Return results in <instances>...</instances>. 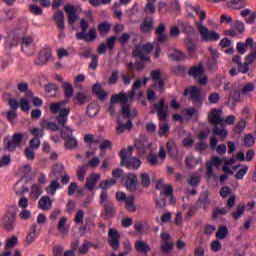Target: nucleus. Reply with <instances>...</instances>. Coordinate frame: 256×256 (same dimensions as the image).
<instances>
[{
  "label": "nucleus",
  "instance_id": "58",
  "mask_svg": "<svg viewBox=\"0 0 256 256\" xmlns=\"http://www.w3.org/2000/svg\"><path fill=\"white\" fill-rule=\"evenodd\" d=\"M45 128H32L30 130L31 135H33L34 139H41V137H43V135H45Z\"/></svg>",
  "mask_w": 256,
  "mask_h": 256
},
{
  "label": "nucleus",
  "instance_id": "59",
  "mask_svg": "<svg viewBox=\"0 0 256 256\" xmlns=\"http://www.w3.org/2000/svg\"><path fill=\"white\" fill-rule=\"evenodd\" d=\"M180 27L184 33H187V35H191L195 32V30L191 27V24H189V22H182L180 24Z\"/></svg>",
  "mask_w": 256,
  "mask_h": 256
},
{
  "label": "nucleus",
  "instance_id": "63",
  "mask_svg": "<svg viewBox=\"0 0 256 256\" xmlns=\"http://www.w3.org/2000/svg\"><path fill=\"white\" fill-rule=\"evenodd\" d=\"M46 93L49 94V97H55V95L57 94V85L48 84L46 86Z\"/></svg>",
  "mask_w": 256,
  "mask_h": 256
},
{
  "label": "nucleus",
  "instance_id": "1",
  "mask_svg": "<svg viewBox=\"0 0 256 256\" xmlns=\"http://www.w3.org/2000/svg\"><path fill=\"white\" fill-rule=\"evenodd\" d=\"M67 103H69V100H62L50 104L51 114L56 115L55 121H57V123L60 125V137L63 140L73 137V128L67 125L71 108H63L65 105H67Z\"/></svg>",
  "mask_w": 256,
  "mask_h": 256
},
{
  "label": "nucleus",
  "instance_id": "29",
  "mask_svg": "<svg viewBox=\"0 0 256 256\" xmlns=\"http://www.w3.org/2000/svg\"><path fill=\"white\" fill-rule=\"evenodd\" d=\"M61 184H59V180H52L48 187H46V193L53 197L57 193V189H60Z\"/></svg>",
  "mask_w": 256,
  "mask_h": 256
},
{
  "label": "nucleus",
  "instance_id": "28",
  "mask_svg": "<svg viewBox=\"0 0 256 256\" xmlns=\"http://www.w3.org/2000/svg\"><path fill=\"white\" fill-rule=\"evenodd\" d=\"M203 73H205L203 64H198L197 66H192L188 71V75H190V77H193L194 79H197L200 75H203Z\"/></svg>",
  "mask_w": 256,
  "mask_h": 256
},
{
  "label": "nucleus",
  "instance_id": "40",
  "mask_svg": "<svg viewBox=\"0 0 256 256\" xmlns=\"http://www.w3.org/2000/svg\"><path fill=\"white\" fill-rule=\"evenodd\" d=\"M133 154V148L132 146H128L127 149H122L120 151V158H121V165H124L127 163V156Z\"/></svg>",
  "mask_w": 256,
  "mask_h": 256
},
{
  "label": "nucleus",
  "instance_id": "31",
  "mask_svg": "<svg viewBox=\"0 0 256 256\" xmlns=\"http://www.w3.org/2000/svg\"><path fill=\"white\" fill-rule=\"evenodd\" d=\"M52 173L56 180H59L65 173V166L63 164H55L52 167Z\"/></svg>",
  "mask_w": 256,
  "mask_h": 256
},
{
  "label": "nucleus",
  "instance_id": "8",
  "mask_svg": "<svg viewBox=\"0 0 256 256\" xmlns=\"http://www.w3.org/2000/svg\"><path fill=\"white\" fill-rule=\"evenodd\" d=\"M153 51V44L147 43L142 46H136V48L132 51L133 57L140 59V61H149V53Z\"/></svg>",
  "mask_w": 256,
  "mask_h": 256
},
{
  "label": "nucleus",
  "instance_id": "50",
  "mask_svg": "<svg viewBox=\"0 0 256 256\" xmlns=\"http://www.w3.org/2000/svg\"><path fill=\"white\" fill-rule=\"evenodd\" d=\"M188 183L191 187H199V183H201V176L199 175H190L188 177Z\"/></svg>",
  "mask_w": 256,
  "mask_h": 256
},
{
  "label": "nucleus",
  "instance_id": "4",
  "mask_svg": "<svg viewBox=\"0 0 256 256\" xmlns=\"http://www.w3.org/2000/svg\"><path fill=\"white\" fill-rule=\"evenodd\" d=\"M111 103H121V113L122 117L127 118L131 115V107L129 106V98L125 92H120L119 94H113L110 98Z\"/></svg>",
  "mask_w": 256,
  "mask_h": 256
},
{
  "label": "nucleus",
  "instance_id": "55",
  "mask_svg": "<svg viewBox=\"0 0 256 256\" xmlns=\"http://www.w3.org/2000/svg\"><path fill=\"white\" fill-rule=\"evenodd\" d=\"M98 31L105 35L111 31V24L109 22H102L98 25Z\"/></svg>",
  "mask_w": 256,
  "mask_h": 256
},
{
  "label": "nucleus",
  "instance_id": "46",
  "mask_svg": "<svg viewBox=\"0 0 256 256\" xmlns=\"http://www.w3.org/2000/svg\"><path fill=\"white\" fill-rule=\"evenodd\" d=\"M227 7L229 9H243L245 7V4L243 3V0H231L230 2H227Z\"/></svg>",
  "mask_w": 256,
  "mask_h": 256
},
{
  "label": "nucleus",
  "instance_id": "19",
  "mask_svg": "<svg viewBox=\"0 0 256 256\" xmlns=\"http://www.w3.org/2000/svg\"><path fill=\"white\" fill-rule=\"evenodd\" d=\"M237 33H245V23L237 20L233 23L231 29L225 32V35H230V37H237Z\"/></svg>",
  "mask_w": 256,
  "mask_h": 256
},
{
  "label": "nucleus",
  "instance_id": "54",
  "mask_svg": "<svg viewBox=\"0 0 256 256\" xmlns=\"http://www.w3.org/2000/svg\"><path fill=\"white\" fill-rule=\"evenodd\" d=\"M243 213H245V204H239L237 206V211L232 212V217L233 219H235V221H237V219H240Z\"/></svg>",
  "mask_w": 256,
  "mask_h": 256
},
{
  "label": "nucleus",
  "instance_id": "48",
  "mask_svg": "<svg viewBox=\"0 0 256 256\" xmlns=\"http://www.w3.org/2000/svg\"><path fill=\"white\" fill-rule=\"evenodd\" d=\"M223 215H225V208L216 207L212 211L213 221H217V219H221Z\"/></svg>",
  "mask_w": 256,
  "mask_h": 256
},
{
  "label": "nucleus",
  "instance_id": "7",
  "mask_svg": "<svg viewBox=\"0 0 256 256\" xmlns=\"http://www.w3.org/2000/svg\"><path fill=\"white\" fill-rule=\"evenodd\" d=\"M221 165H223V159L219 158V156H213L211 161L206 162V176L208 179H214V181L219 179V176L213 173V166L219 169Z\"/></svg>",
  "mask_w": 256,
  "mask_h": 256
},
{
  "label": "nucleus",
  "instance_id": "32",
  "mask_svg": "<svg viewBox=\"0 0 256 256\" xmlns=\"http://www.w3.org/2000/svg\"><path fill=\"white\" fill-rule=\"evenodd\" d=\"M155 3H157V0H147L144 7V13H146V15H155V11H157Z\"/></svg>",
  "mask_w": 256,
  "mask_h": 256
},
{
  "label": "nucleus",
  "instance_id": "25",
  "mask_svg": "<svg viewBox=\"0 0 256 256\" xmlns=\"http://www.w3.org/2000/svg\"><path fill=\"white\" fill-rule=\"evenodd\" d=\"M38 207L42 211H49L53 207V202L49 196H43L38 202Z\"/></svg>",
  "mask_w": 256,
  "mask_h": 256
},
{
  "label": "nucleus",
  "instance_id": "11",
  "mask_svg": "<svg viewBox=\"0 0 256 256\" xmlns=\"http://www.w3.org/2000/svg\"><path fill=\"white\" fill-rule=\"evenodd\" d=\"M173 247H175L173 238H171V235L169 233L163 232L161 234V244H160V249L162 253H171V251L173 250Z\"/></svg>",
  "mask_w": 256,
  "mask_h": 256
},
{
  "label": "nucleus",
  "instance_id": "51",
  "mask_svg": "<svg viewBox=\"0 0 256 256\" xmlns=\"http://www.w3.org/2000/svg\"><path fill=\"white\" fill-rule=\"evenodd\" d=\"M170 129H171V126H169V124L167 123L160 124L159 130H158L159 137H165L169 133Z\"/></svg>",
  "mask_w": 256,
  "mask_h": 256
},
{
  "label": "nucleus",
  "instance_id": "39",
  "mask_svg": "<svg viewBox=\"0 0 256 256\" xmlns=\"http://www.w3.org/2000/svg\"><path fill=\"white\" fill-rule=\"evenodd\" d=\"M126 209L130 213H135L137 211V206H135V197L128 196L125 202Z\"/></svg>",
  "mask_w": 256,
  "mask_h": 256
},
{
  "label": "nucleus",
  "instance_id": "24",
  "mask_svg": "<svg viewBox=\"0 0 256 256\" xmlns=\"http://www.w3.org/2000/svg\"><path fill=\"white\" fill-rule=\"evenodd\" d=\"M40 125L42 127V129H47L48 131H60L61 126L59 125V123L56 122H51L49 120H42L40 122Z\"/></svg>",
  "mask_w": 256,
  "mask_h": 256
},
{
  "label": "nucleus",
  "instance_id": "41",
  "mask_svg": "<svg viewBox=\"0 0 256 256\" xmlns=\"http://www.w3.org/2000/svg\"><path fill=\"white\" fill-rule=\"evenodd\" d=\"M73 102L76 105H85V103H87V95H85L83 92H79L74 96Z\"/></svg>",
  "mask_w": 256,
  "mask_h": 256
},
{
  "label": "nucleus",
  "instance_id": "42",
  "mask_svg": "<svg viewBox=\"0 0 256 256\" xmlns=\"http://www.w3.org/2000/svg\"><path fill=\"white\" fill-rule=\"evenodd\" d=\"M99 111H100V107L97 104L91 103L87 107V115L89 117H96Z\"/></svg>",
  "mask_w": 256,
  "mask_h": 256
},
{
  "label": "nucleus",
  "instance_id": "44",
  "mask_svg": "<svg viewBox=\"0 0 256 256\" xmlns=\"http://www.w3.org/2000/svg\"><path fill=\"white\" fill-rule=\"evenodd\" d=\"M140 183L142 187L148 189V187L151 185V177L149 176V174L142 172L140 174Z\"/></svg>",
  "mask_w": 256,
  "mask_h": 256
},
{
  "label": "nucleus",
  "instance_id": "14",
  "mask_svg": "<svg viewBox=\"0 0 256 256\" xmlns=\"http://www.w3.org/2000/svg\"><path fill=\"white\" fill-rule=\"evenodd\" d=\"M138 185H139V180L137 178V174L128 173L126 175V181H125V187L127 191H130V193H135V191H137Z\"/></svg>",
  "mask_w": 256,
  "mask_h": 256
},
{
  "label": "nucleus",
  "instance_id": "49",
  "mask_svg": "<svg viewBox=\"0 0 256 256\" xmlns=\"http://www.w3.org/2000/svg\"><path fill=\"white\" fill-rule=\"evenodd\" d=\"M115 183H117V180H115V178H112L110 180H104L100 182L99 188L107 191V189H109V187H113Z\"/></svg>",
  "mask_w": 256,
  "mask_h": 256
},
{
  "label": "nucleus",
  "instance_id": "45",
  "mask_svg": "<svg viewBox=\"0 0 256 256\" xmlns=\"http://www.w3.org/2000/svg\"><path fill=\"white\" fill-rule=\"evenodd\" d=\"M245 127H247V122L245 119L241 118L234 127V133L240 135V133H243L245 131Z\"/></svg>",
  "mask_w": 256,
  "mask_h": 256
},
{
  "label": "nucleus",
  "instance_id": "3",
  "mask_svg": "<svg viewBox=\"0 0 256 256\" xmlns=\"http://www.w3.org/2000/svg\"><path fill=\"white\" fill-rule=\"evenodd\" d=\"M81 32L76 33V39L78 41H86V43H93L97 39V30L95 28L89 29V22L85 19L80 20Z\"/></svg>",
  "mask_w": 256,
  "mask_h": 256
},
{
  "label": "nucleus",
  "instance_id": "57",
  "mask_svg": "<svg viewBox=\"0 0 256 256\" xmlns=\"http://www.w3.org/2000/svg\"><path fill=\"white\" fill-rule=\"evenodd\" d=\"M86 174H87V165L79 166L77 170L78 181H85Z\"/></svg>",
  "mask_w": 256,
  "mask_h": 256
},
{
  "label": "nucleus",
  "instance_id": "52",
  "mask_svg": "<svg viewBox=\"0 0 256 256\" xmlns=\"http://www.w3.org/2000/svg\"><path fill=\"white\" fill-rule=\"evenodd\" d=\"M153 88L156 91L163 93L165 91V80H163V78H161L160 80H155L153 83Z\"/></svg>",
  "mask_w": 256,
  "mask_h": 256
},
{
  "label": "nucleus",
  "instance_id": "23",
  "mask_svg": "<svg viewBox=\"0 0 256 256\" xmlns=\"http://www.w3.org/2000/svg\"><path fill=\"white\" fill-rule=\"evenodd\" d=\"M99 179H101L100 174H91L88 178H86V184H85L86 189H88V191H93Z\"/></svg>",
  "mask_w": 256,
  "mask_h": 256
},
{
  "label": "nucleus",
  "instance_id": "60",
  "mask_svg": "<svg viewBox=\"0 0 256 256\" xmlns=\"http://www.w3.org/2000/svg\"><path fill=\"white\" fill-rule=\"evenodd\" d=\"M117 81H119V71L114 70L108 79L109 85H117Z\"/></svg>",
  "mask_w": 256,
  "mask_h": 256
},
{
  "label": "nucleus",
  "instance_id": "22",
  "mask_svg": "<svg viewBox=\"0 0 256 256\" xmlns=\"http://www.w3.org/2000/svg\"><path fill=\"white\" fill-rule=\"evenodd\" d=\"M50 233L52 235H56L57 237H65V235H67V233H69V226L54 225L51 227Z\"/></svg>",
  "mask_w": 256,
  "mask_h": 256
},
{
  "label": "nucleus",
  "instance_id": "26",
  "mask_svg": "<svg viewBox=\"0 0 256 256\" xmlns=\"http://www.w3.org/2000/svg\"><path fill=\"white\" fill-rule=\"evenodd\" d=\"M140 30L142 33H150V31H153V18H144L142 24L140 25Z\"/></svg>",
  "mask_w": 256,
  "mask_h": 256
},
{
  "label": "nucleus",
  "instance_id": "56",
  "mask_svg": "<svg viewBox=\"0 0 256 256\" xmlns=\"http://www.w3.org/2000/svg\"><path fill=\"white\" fill-rule=\"evenodd\" d=\"M248 171H249V166L247 165L242 166V168L236 172L235 179H237V181H241V179H243V177L247 175Z\"/></svg>",
  "mask_w": 256,
  "mask_h": 256
},
{
  "label": "nucleus",
  "instance_id": "5",
  "mask_svg": "<svg viewBox=\"0 0 256 256\" xmlns=\"http://www.w3.org/2000/svg\"><path fill=\"white\" fill-rule=\"evenodd\" d=\"M153 147V142L149 141V138L145 134H141L139 138L135 141V148L138 154L147 155Z\"/></svg>",
  "mask_w": 256,
  "mask_h": 256
},
{
  "label": "nucleus",
  "instance_id": "6",
  "mask_svg": "<svg viewBox=\"0 0 256 256\" xmlns=\"http://www.w3.org/2000/svg\"><path fill=\"white\" fill-rule=\"evenodd\" d=\"M190 95V99L196 107H201L203 105V97L201 96V88L197 86H191L184 90V97Z\"/></svg>",
  "mask_w": 256,
  "mask_h": 256
},
{
  "label": "nucleus",
  "instance_id": "64",
  "mask_svg": "<svg viewBox=\"0 0 256 256\" xmlns=\"http://www.w3.org/2000/svg\"><path fill=\"white\" fill-rule=\"evenodd\" d=\"M222 244L219 240H214L210 244L211 251L213 253H218V251H221Z\"/></svg>",
  "mask_w": 256,
  "mask_h": 256
},
{
  "label": "nucleus",
  "instance_id": "38",
  "mask_svg": "<svg viewBox=\"0 0 256 256\" xmlns=\"http://www.w3.org/2000/svg\"><path fill=\"white\" fill-rule=\"evenodd\" d=\"M65 143H64V147L68 150H72V149H77V138L74 136H71L70 138H65L64 139Z\"/></svg>",
  "mask_w": 256,
  "mask_h": 256
},
{
  "label": "nucleus",
  "instance_id": "34",
  "mask_svg": "<svg viewBox=\"0 0 256 256\" xmlns=\"http://www.w3.org/2000/svg\"><path fill=\"white\" fill-rule=\"evenodd\" d=\"M167 151H168V154L171 157H177V155L179 153V149H177V144H175V141L168 140V142H167Z\"/></svg>",
  "mask_w": 256,
  "mask_h": 256
},
{
  "label": "nucleus",
  "instance_id": "43",
  "mask_svg": "<svg viewBox=\"0 0 256 256\" xmlns=\"http://www.w3.org/2000/svg\"><path fill=\"white\" fill-rule=\"evenodd\" d=\"M136 251H139L140 253H149L151 251V248L148 246L147 243L143 241H137L135 243Z\"/></svg>",
  "mask_w": 256,
  "mask_h": 256
},
{
  "label": "nucleus",
  "instance_id": "53",
  "mask_svg": "<svg viewBox=\"0 0 256 256\" xmlns=\"http://www.w3.org/2000/svg\"><path fill=\"white\" fill-rule=\"evenodd\" d=\"M133 35H135V32L123 33L120 35L118 41L122 45H127V43H129V40L131 39V37H133Z\"/></svg>",
  "mask_w": 256,
  "mask_h": 256
},
{
  "label": "nucleus",
  "instance_id": "20",
  "mask_svg": "<svg viewBox=\"0 0 256 256\" xmlns=\"http://www.w3.org/2000/svg\"><path fill=\"white\" fill-rule=\"evenodd\" d=\"M39 233H41V226H32L26 236V245H31L32 243H35V239L39 237Z\"/></svg>",
  "mask_w": 256,
  "mask_h": 256
},
{
  "label": "nucleus",
  "instance_id": "62",
  "mask_svg": "<svg viewBox=\"0 0 256 256\" xmlns=\"http://www.w3.org/2000/svg\"><path fill=\"white\" fill-rule=\"evenodd\" d=\"M42 191H41V187H39V185L34 184L32 185L31 188V195L34 199H39V196L41 195Z\"/></svg>",
  "mask_w": 256,
  "mask_h": 256
},
{
  "label": "nucleus",
  "instance_id": "35",
  "mask_svg": "<svg viewBox=\"0 0 256 256\" xmlns=\"http://www.w3.org/2000/svg\"><path fill=\"white\" fill-rule=\"evenodd\" d=\"M120 79L122 80L124 85H131V81L135 79V74L133 72H121Z\"/></svg>",
  "mask_w": 256,
  "mask_h": 256
},
{
  "label": "nucleus",
  "instance_id": "36",
  "mask_svg": "<svg viewBox=\"0 0 256 256\" xmlns=\"http://www.w3.org/2000/svg\"><path fill=\"white\" fill-rule=\"evenodd\" d=\"M147 162L149 163V165H151V167H157V165H160L161 163H159V156H157V154L153 153V150H150L148 152V156H147Z\"/></svg>",
  "mask_w": 256,
  "mask_h": 256
},
{
  "label": "nucleus",
  "instance_id": "16",
  "mask_svg": "<svg viewBox=\"0 0 256 256\" xmlns=\"http://www.w3.org/2000/svg\"><path fill=\"white\" fill-rule=\"evenodd\" d=\"M17 221V206H11L8 208V212L2 219L3 225H13Z\"/></svg>",
  "mask_w": 256,
  "mask_h": 256
},
{
  "label": "nucleus",
  "instance_id": "61",
  "mask_svg": "<svg viewBox=\"0 0 256 256\" xmlns=\"http://www.w3.org/2000/svg\"><path fill=\"white\" fill-rule=\"evenodd\" d=\"M18 243L17 237L12 236L6 241L5 249L11 250L13 249Z\"/></svg>",
  "mask_w": 256,
  "mask_h": 256
},
{
  "label": "nucleus",
  "instance_id": "12",
  "mask_svg": "<svg viewBox=\"0 0 256 256\" xmlns=\"http://www.w3.org/2000/svg\"><path fill=\"white\" fill-rule=\"evenodd\" d=\"M22 51L28 57H31L35 53V39L31 36H24L22 38Z\"/></svg>",
  "mask_w": 256,
  "mask_h": 256
},
{
  "label": "nucleus",
  "instance_id": "37",
  "mask_svg": "<svg viewBox=\"0 0 256 256\" xmlns=\"http://www.w3.org/2000/svg\"><path fill=\"white\" fill-rule=\"evenodd\" d=\"M127 169H139L141 167V160L139 158H130L124 164Z\"/></svg>",
  "mask_w": 256,
  "mask_h": 256
},
{
  "label": "nucleus",
  "instance_id": "10",
  "mask_svg": "<svg viewBox=\"0 0 256 256\" xmlns=\"http://www.w3.org/2000/svg\"><path fill=\"white\" fill-rule=\"evenodd\" d=\"M153 109L156 111L159 121H167V113L169 105L165 103V99L161 98L158 103L153 104Z\"/></svg>",
  "mask_w": 256,
  "mask_h": 256
},
{
  "label": "nucleus",
  "instance_id": "21",
  "mask_svg": "<svg viewBox=\"0 0 256 256\" xmlns=\"http://www.w3.org/2000/svg\"><path fill=\"white\" fill-rule=\"evenodd\" d=\"M239 101H241V92H239V90H232L229 94L227 105L231 107L232 110H235V106Z\"/></svg>",
  "mask_w": 256,
  "mask_h": 256
},
{
  "label": "nucleus",
  "instance_id": "9",
  "mask_svg": "<svg viewBox=\"0 0 256 256\" xmlns=\"http://www.w3.org/2000/svg\"><path fill=\"white\" fill-rule=\"evenodd\" d=\"M197 30L204 41H219V33L209 31V28L205 27L202 22L197 23Z\"/></svg>",
  "mask_w": 256,
  "mask_h": 256
},
{
  "label": "nucleus",
  "instance_id": "13",
  "mask_svg": "<svg viewBox=\"0 0 256 256\" xmlns=\"http://www.w3.org/2000/svg\"><path fill=\"white\" fill-rule=\"evenodd\" d=\"M24 137L25 135H23L22 133H14L12 139L6 142L5 149L10 152L15 151V149H17V147H19L23 143Z\"/></svg>",
  "mask_w": 256,
  "mask_h": 256
},
{
  "label": "nucleus",
  "instance_id": "17",
  "mask_svg": "<svg viewBox=\"0 0 256 256\" xmlns=\"http://www.w3.org/2000/svg\"><path fill=\"white\" fill-rule=\"evenodd\" d=\"M64 11L67 15L69 25H74V23L79 19V14H77V8L71 4L64 6Z\"/></svg>",
  "mask_w": 256,
  "mask_h": 256
},
{
  "label": "nucleus",
  "instance_id": "2",
  "mask_svg": "<svg viewBox=\"0 0 256 256\" xmlns=\"http://www.w3.org/2000/svg\"><path fill=\"white\" fill-rule=\"evenodd\" d=\"M223 111L217 108H213L208 115V121L211 125H215L213 131L214 135H225V126L223 125V118H221Z\"/></svg>",
  "mask_w": 256,
  "mask_h": 256
},
{
  "label": "nucleus",
  "instance_id": "30",
  "mask_svg": "<svg viewBox=\"0 0 256 256\" xmlns=\"http://www.w3.org/2000/svg\"><path fill=\"white\" fill-rule=\"evenodd\" d=\"M62 89H64V95L66 97V99L64 101H69V99H71V97H73V84H71L70 82H64L62 84Z\"/></svg>",
  "mask_w": 256,
  "mask_h": 256
},
{
  "label": "nucleus",
  "instance_id": "47",
  "mask_svg": "<svg viewBox=\"0 0 256 256\" xmlns=\"http://www.w3.org/2000/svg\"><path fill=\"white\" fill-rule=\"evenodd\" d=\"M103 209L106 217H111L113 213H115V207L113 206V202H106L103 204Z\"/></svg>",
  "mask_w": 256,
  "mask_h": 256
},
{
  "label": "nucleus",
  "instance_id": "27",
  "mask_svg": "<svg viewBox=\"0 0 256 256\" xmlns=\"http://www.w3.org/2000/svg\"><path fill=\"white\" fill-rule=\"evenodd\" d=\"M54 21L58 29H65V13L62 10L55 12Z\"/></svg>",
  "mask_w": 256,
  "mask_h": 256
},
{
  "label": "nucleus",
  "instance_id": "18",
  "mask_svg": "<svg viewBox=\"0 0 256 256\" xmlns=\"http://www.w3.org/2000/svg\"><path fill=\"white\" fill-rule=\"evenodd\" d=\"M119 239H121L119 232L116 229H110L108 232V243L115 251L119 249Z\"/></svg>",
  "mask_w": 256,
  "mask_h": 256
},
{
  "label": "nucleus",
  "instance_id": "15",
  "mask_svg": "<svg viewBox=\"0 0 256 256\" xmlns=\"http://www.w3.org/2000/svg\"><path fill=\"white\" fill-rule=\"evenodd\" d=\"M126 121H123L121 118L117 119L116 133L122 135L125 131H131L133 129V120L129 118H124Z\"/></svg>",
  "mask_w": 256,
  "mask_h": 256
},
{
  "label": "nucleus",
  "instance_id": "33",
  "mask_svg": "<svg viewBox=\"0 0 256 256\" xmlns=\"http://www.w3.org/2000/svg\"><path fill=\"white\" fill-rule=\"evenodd\" d=\"M168 57L172 59V61H185V59H187V56L181 50H174V52L168 54Z\"/></svg>",
  "mask_w": 256,
  "mask_h": 256
}]
</instances>
